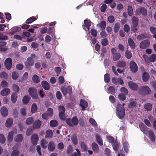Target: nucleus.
Returning <instances> with one entry per match:
<instances>
[{"instance_id":"nucleus-50","label":"nucleus","mask_w":156,"mask_h":156,"mask_svg":"<svg viewBox=\"0 0 156 156\" xmlns=\"http://www.w3.org/2000/svg\"><path fill=\"white\" fill-rule=\"evenodd\" d=\"M150 62H154L156 60V55L152 54L149 57Z\"/></svg>"},{"instance_id":"nucleus-28","label":"nucleus","mask_w":156,"mask_h":156,"mask_svg":"<svg viewBox=\"0 0 156 156\" xmlns=\"http://www.w3.org/2000/svg\"><path fill=\"white\" fill-rule=\"evenodd\" d=\"M140 130L144 133H147V127L142 123H141L139 125Z\"/></svg>"},{"instance_id":"nucleus-27","label":"nucleus","mask_w":156,"mask_h":156,"mask_svg":"<svg viewBox=\"0 0 156 156\" xmlns=\"http://www.w3.org/2000/svg\"><path fill=\"white\" fill-rule=\"evenodd\" d=\"M23 139V136L21 134L17 135L14 138V140L16 142H20Z\"/></svg>"},{"instance_id":"nucleus-34","label":"nucleus","mask_w":156,"mask_h":156,"mask_svg":"<svg viewBox=\"0 0 156 156\" xmlns=\"http://www.w3.org/2000/svg\"><path fill=\"white\" fill-rule=\"evenodd\" d=\"M19 73L16 71H13L12 72L11 76L12 79L16 80L18 79L19 77Z\"/></svg>"},{"instance_id":"nucleus-46","label":"nucleus","mask_w":156,"mask_h":156,"mask_svg":"<svg viewBox=\"0 0 156 156\" xmlns=\"http://www.w3.org/2000/svg\"><path fill=\"white\" fill-rule=\"evenodd\" d=\"M120 24L119 23H116L115 24L114 30L115 33L118 32L119 29Z\"/></svg>"},{"instance_id":"nucleus-51","label":"nucleus","mask_w":156,"mask_h":156,"mask_svg":"<svg viewBox=\"0 0 156 156\" xmlns=\"http://www.w3.org/2000/svg\"><path fill=\"white\" fill-rule=\"evenodd\" d=\"M5 141V138L4 136L2 134H0V142L4 144Z\"/></svg>"},{"instance_id":"nucleus-47","label":"nucleus","mask_w":156,"mask_h":156,"mask_svg":"<svg viewBox=\"0 0 156 156\" xmlns=\"http://www.w3.org/2000/svg\"><path fill=\"white\" fill-rule=\"evenodd\" d=\"M149 135L151 140L152 141H154L155 139V136L154 135L152 131H150L149 132Z\"/></svg>"},{"instance_id":"nucleus-15","label":"nucleus","mask_w":156,"mask_h":156,"mask_svg":"<svg viewBox=\"0 0 156 156\" xmlns=\"http://www.w3.org/2000/svg\"><path fill=\"white\" fill-rule=\"evenodd\" d=\"M150 44V41L147 40L142 41L140 44V48L143 49L145 48L148 47Z\"/></svg>"},{"instance_id":"nucleus-14","label":"nucleus","mask_w":156,"mask_h":156,"mask_svg":"<svg viewBox=\"0 0 156 156\" xmlns=\"http://www.w3.org/2000/svg\"><path fill=\"white\" fill-rule=\"evenodd\" d=\"M17 133V130L16 129H14L12 131L9 132L8 135V141L9 142L11 141L13 139V134Z\"/></svg>"},{"instance_id":"nucleus-3","label":"nucleus","mask_w":156,"mask_h":156,"mask_svg":"<svg viewBox=\"0 0 156 156\" xmlns=\"http://www.w3.org/2000/svg\"><path fill=\"white\" fill-rule=\"evenodd\" d=\"M35 57V55L34 54H32L28 58L25 62V64L27 67H29L33 66L34 64L33 58Z\"/></svg>"},{"instance_id":"nucleus-1","label":"nucleus","mask_w":156,"mask_h":156,"mask_svg":"<svg viewBox=\"0 0 156 156\" xmlns=\"http://www.w3.org/2000/svg\"><path fill=\"white\" fill-rule=\"evenodd\" d=\"M125 104L122 105L118 104L116 107V115L120 119H122L125 115V110L123 107Z\"/></svg>"},{"instance_id":"nucleus-31","label":"nucleus","mask_w":156,"mask_h":156,"mask_svg":"<svg viewBox=\"0 0 156 156\" xmlns=\"http://www.w3.org/2000/svg\"><path fill=\"white\" fill-rule=\"evenodd\" d=\"M92 149L96 153H98L99 151V149L98 145L95 143H94L92 144Z\"/></svg>"},{"instance_id":"nucleus-61","label":"nucleus","mask_w":156,"mask_h":156,"mask_svg":"<svg viewBox=\"0 0 156 156\" xmlns=\"http://www.w3.org/2000/svg\"><path fill=\"white\" fill-rule=\"evenodd\" d=\"M1 86L2 87H6L8 86V83L5 80H2L1 83Z\"/></svg>"},{"instance_id":"nucleus-64","label":"nucleus","mask_w":156,"mask_h":156,"mask_svg":"<svg viewBox=\"0 0 156 156\" xmlns=\"http://www.w3.org/2000/svg\"><path fill=\"white\" fill-rule=\"evenodd\" d=\"M119 144L117 142H115L113 145V147L115 151H117L119 147Z\"/></svg>"},{"instance_id":"nucleus-12","label":"nucleus","mask_w":156,"mask_h":156,"mask_svg":"<svg viewBox=\"0 0 156 156\" xmlns=\"http://www.w3.org/2000/svg\"><path fill=\"white\" fill-rule=\"evenodd\" d=\"M61 91L63 94L65 95L67 94H71L72 92V89L70 87H68L67 88L63 87L61 89Z\"/></svg>"},{"instance_id":"nucleus-7","label":"nucleus","mask_w":156,"mask_h":156,"mask_svg":"<svg viewBox=\"0 0 156 156\" xmlns=\"http://www.w3.org/2000/svg\"><path fill=\"white\" fill-rule=\"evenodd\" d=\"M5 66L8 70H9L12 66V59L8 58L6 59L4 62Z\"/></svg>"},{"instance_id":"nucleus-44","label":"nucleus","mask_w":156,"mask_h":156,"mask_svg":"<svg viewBox=\"0 0 156 156\" xmlns=\"http://www.w3.org/2000/svg\"><path fill=\"white\" fill-rule=\"evenodd\" d=\"M121 57V55L120 53H118L114 54L113 55V59L114 61H116L119 60Z\"/></svg>"},{"instance_id":"nucleus-57","label":"nucleus","mask_w":156,"mask_h":156,"mask_svg":"<svg viewBox=\"0 0 156 156\" xmlns=\"http://www.w3.org/2000/svg\"><path fill=\"white\" fill-rule=\"evenodd\" d=\"M53 110L52 108H49L48 109L47 114L48 115V116H51L53 115Z\"/></svg>"},{"instance_id":"nucleus-36","label":"nucleus","mask_w":156,"mask_h":156,"mask_svg":"<svg viewBox=\"0 0 156 156\" xmlns=\"http://www.w3.org/2000/svg\"><path fill=\"white\" fill-rule=\"evenodd\" d=\"M37 106L36 103H33L31 106V112L32 113H35L37 110Z\"/></svg>"},{"instance_id":"nucleus-40","label":"nucleus","mask_w":156,"mask_h":156,"mask_svg":"<svg viewBox=\"0 0 156 156\" xmlns=\"http://www.w3.org/2000/svg\"><path fill=\"white\" fill-rule=\"evenodd\" d=\"M71 140L74 145H76L78 143L77 136L74 135H73L71 137Z\"/></svg>"},{"instance_id":"nucleus-25","label":"nucleus","mask_w":156,"mask_h":156,"mask_svg":"<svg viewBox=\"0 0 156 156\" xmlns=\"http://www.w3.org/2000/svg\"><path fill=\"white\" fill-rule=\"evenodd\" d=\"M41 84L43 88L46 90L49 89L50 87L48 83L45 81H43L41 82Z\"/></svg>"},{"instance_id":"nucleus-39","label":"nucleus","mask_w":156,"mask_h":156,"mask_svg":"<svg viewBox=\"0 0 156 156\" xmlns=\"http://www.w3.org/2000/svg\"><path fill=\"white\" fill-rule=\"evenodd\" d=\"M8 77V75L6 72H2L0 73V77L2 79H7Z\"/></svg>"},{"instance_id":"nucleus-24","label":"nucleus","mask_w":156,"mask_h":156,"mask_svg":"<svg viewBox=\"0 0 156 156\" xmlns=\"http://www.w3.org/2000/svg\"><path fill=\"white\" fill-rule=\"evenodd\" d=\"M80 105L83 110H84L88 106V103L84 100L81 99L80 101Z\"/></svg>"},{"instance_id":"nucleus-8","label":"nucleus","mask_w":156,"mask_h":156,"mask_svg":"<svg viewBox=\"0 0 156 156\" xmlns=\"http://www.w3.org/2000/svg\"><path fill=\"white\" fill-rule=\"evenodd\" d=\"M59 111V115L60 118L63 120L65 119V116L64 115L65 108L62 106H60L58 108Z\"/></svg>"},{"instance_id":"nucleus-37","label":"nucleus","mask_w":156,"mask_h":156,"mask_svg":"<svg viewBox=\"0 0 156 156\" xmlns=\"http://www.w3.org/2000/svg\"><path fill=\"white\" fill-rule=\"evenodd\" d=\"M152 106L150 103H147L144 105V108L146 110L150 111L152 108Z\"/></svg>"},{"instance_id":"nucleus-6","label":"nucleus","mask_w":156,"mask_h":156,"mask_svg":"<svg viewBox=\"0 0 156 156\" xmlns=\"http://www.w3.org/2000/svg\"><path fill=\"white\" fill-rule=\"evenodd\" d=\"M28 92L31 97L34 99L37 98L38 95H37L36 89L33 87H30L28 90Z\"/></svg>"},{"instance_id":"nucleus-18","label":"nucleus","mask_w":156,"mask_h":156,"mask_svg":"<svg viewBox=\"0 0 156 156\" xmlns=\"http://www.w3.org/2000/svg\"><path fill=\"white\" fill-rule=\"evenodd\" d=\"M41 122L38 120L35 121L33 123V128L34 129H38L39 128L41 125Z\"/></svg>"},{"instance_id":"nucleus-58","label":"nucleus","mask_w":156,"mask_h":156,"mask_svg":"<svg viewBox=\"0 0 156 156\" xmlns=\"http://www.w3.org/2000/svg\"><path fill=\"white\" fill-rule=\"evenodd\" d=\"M80 146L81 148L84 151H86L87 150V145L85 144L84 142H81L80 143Z\"/></svg>"},{"instance_id":"nucleus-54","label":"nucleus","mask_w":156,"mask_h":156,"mask_svg":"<svg viewBox=\"0 0 156 156\" xmlns=\"http://www.w3.org/2000/svg\"><path fill=\"white\" fill-rule=\"evenodd\" d=\"M104 79L105 83H108L109 82L110 79L108 74H106L104 75Z\"/></svg>"},{"instance_id":"nucleus-32","label":"nucleus","mask_w":156,"mask_h":156,"mask_svg":"<svg viewBox=\"0 0 156 156\" xmlns=\"http://www.w3.org/2000/svg\"><path fill=\"white\" fill-rule=\"evenodd\" d=\"M17 96L16 94L15 93H12L11 95V100L13 103H15L17 99Z\"/></svg>"},{"instance_id":"nucleus-60","label":"nucleus","mask_w":156,"mask_h":156,"mask_svg":"<svg viewBox=\"0 0 156 156\" xmlns=\"http://www.w3.org/2000/svg\"><path fill=\"white\" fill-rule=\"evenodd\" d=\"M89 122L90 123L94 126H96L97 125V124L95 121L93 119H90L89 120Z\"/></svg>"},{"instance_id":"nucleus-29","label":"nucleus","mask_w":156,"mask_h":156,"mask_svg":"<svg viewBox=\"0 0 156 156\" xmlns=\"http://www.w3.org/2000/svg\"><path fill=\"white\" fill-rule=\"evenodd\" d=\"M48 142L44 139H42L41 141V145L42 147L44 149H45L47 147Z\"/></svg>"},{"instance_id":"nucleus-23","label":"nucleus","mask_w":156,"mask_h":156,"mask_svg":"<svg viewBox=\"0 0 156 156\" xmlns=\"http://www.w3.org/2000/svg\"><path fill=\"white\" fill-rule=\"evenodd\" d=\"M30 99V96L25 95L23 98L22 101L24 104L26 105L28 103Z\"/></svg>"},{"instance_id":"nucleus-35","label":"nucleus","mask_w":156,"mask_h":156,"mask_svg":"<svg viewBox=\"0 0 156 156\" xmlns=\"http://www.w3.org/2000/svg\"><path fill=\"white\" fill-rule=\"evenodd\" d=\"M97 26L99 27L100 30H104L106 27V23L105 21H102L100 25H97Z\"/></svg>"},{"instance_id":"nucleus-11","label":"nucleus","mask_w":156,"mask_h":156,"mask_svg":"<svg viewBox=\"0 0 156 156\" xmlns=\"http://www.w3.org/2000/svg\"><path fill=\"white\" fill-rule=\"evenodd\" d=\"M19 145H16L13 147V151L10 156H18L19 154L18 149L19 147Z\"/></svg>"},{"instance_id":"nucleus-59","label":"nucleus","mask_w":156,"mask_h":156,"mask_svg":"<svg viewBox=\"0 0 156 156\" xmlns=\"http://www.w3.org/2000/svg\"><path fill=\"white\" fill-rule=\"evenodd\" d=\"M121 92L124 94L126 95L128 93L127 90L124 87H122L120 89Z\"/></svg>"},{"instance_id":"nucleus-4","label":"nucleus","mask_w":156,"mask_h":156,"mask_svg":"<svg viewBox=\"0 0 156 156\" xmlns=\"http://www.w3.org/2000/svg\"><path fill=\"white\" fill-rule=\"evenodd\" d=\"M66 122L69 126H73L74 125H77L79 122L77 118L76 117H74L72 118V120L69 119H67Z\"/></svg>"},{"instance_id":"nucleus-62","label":"nucleus","mask_w":156,"mask_h":156,"mask_svg":"<svg viewBox=\"0 0 156 156\" xmlns=\"http://www.w3.org/2000/svg\"><path fill=\"white\" fill-rule=\"evenodd\" d=\"M124 148L125 152H127L128 151L129 145L127 143L125 142L124 143Z\"/></svg>"},{"instance_id":"nucleus-43","label":"nucleus","mask_w":156,"mask_h":156,"mask_svg":"<svg viewBox=\"0 0 156 156\" xmlns=\"http://www.w3.org/2000/svg\"><path fill=\"white\" fill-rule=\"evenodd\" d=\"M133 26L136 27L138 24L137 19L135 16H133L132 19Z\"/></svg>"},{"instance_id":"nucleus-10","label":"nucleus","mask_w":156,"mask_h":156,"mask_svg":"<svg viewBox=\"0 0 156 156\" xmlns=\"http://www.w3.org/2000/svg\"><path fill=\"white\" fill-rule=\"evenodd\" d=\"M38 140V136L37 134H34L31 136V142L33 145H36Z\"/></svg>"},{"instance_id":"nucleus-22","label":"nucleus","mask_w":156,"mask_h":156,"mask_svg":"<svg viewBox=\"0 0 156 156\" xmlns=\"http://www.w3.org/2000/svg\"><path fill=\"white\" fill-rule=\"evenodd\" d=\"M13 123V119L11 118L8 119L5 122V126L7 127H9L12 126Z\"/></svg>"},{"instance_id":"nucleus-55","label":"nucleus","mask_w":156,"mask_h":156,"mask_svg":"<svg viewBox=\"0 0 156 156\" xmlns=\"http://www.w3.org/2000/svg\"><path fill=\"white\" fill-rule=\"evenodd\" d=\"M36 19H37L35 17H31L27 20L26 23L27 24L31 23L32 22L36 20Z\"/></svg>"},{"instance_id":"nucleus-16","label":"nucleus","mask_w":156,"mask_h":156,"mask_svg":"<svg viewBox=\"0 0 156 156\" xmlns=\"http://www.w3.org/2000/svg\"><path fill=\"white\" fill-rule=\"evenodd\" d=\"M1 115L3 117H6L8 114V111L7 108L5 107L1 108L0 110Z\"/></svg>"},{"instance_id":"nucleus-21","label":"nucleus","mask_w":156,"mask_h":156,"mask_svg":"<svg viewBox=\"0 0 156 156\" xmlns=\"http://www.w3.org/2000/svg\"><path fill=\"white\" fill-rule=\"evenodd\" d=\"M10 92V90L8 88H5L3 89L1 91L0 94L2 96H6L8 95Z\"/></svg>"},{"instance_id":"nucleus-41","label":"nucleus","mask_w":156,"mask_h":156,"mask_svg":"<svg viewBox=\"0 0 156 156\" xmlns=\"http://www.w3.org/2000/svg\"><path fill=\"white\" fill-rule=\"evenodd\" d=\"M127 12L130 16H132L133 13V10L131 6L129 5L127 7Z\"/></svg>"},{"instance_id":"nucleus-42","label":"nucleus","mask_w":156,"mask_h":156,"mask_svg":"<svg viewBox=\"0 0 156 156\" xmlns=\"http://www.w3.org/2000/svg\"><path fill=\"white\" fill-rule=\"evenodd\" d=\"M33 81L36 83H37L40 82V80L39 77L36 75H34L32 77Z\"/></svg>"},{"instance_id":"nucleus-30","label":"nucleus","mask_w":156,"mask_h":156,"mask_svg":"<svg viewBox=\"0 0 156 156\" xmlns=\"http://www.w3.org/2000/svg\"><path fill=\"white\" fill-rule=\"evenodd\" d=\"M95 137L97 142L100 145L102 146L103 145V141L101 138L100 137V136L97 134L95 135Z\"/></svg>"},{"instance_id":"nucleus-13","label":"nucleus","mask_w":156,"mask_h":156,"mask_svg":"<svg viewBox=\"0 0 156 156\" xmlns=\"http://www.w3.org/2000/svg\"><path fill=\"white\" fill-rule=\"evenodd\" d=\"M129 87L133 90H136L138 88V86L136 83L132 81H130L128 83Z\"/></svg>"},{"instance_id":"nucleus-48","label":"nucleus","mask_w":156,"mask_h":156,"mask_svg":"<svg viewBox=\"0 0 156 156\" xmlns=\"http://www.w3.org/2000/svg\"><path fill=\"white\" fill-rule=\"evenodd\" d=\"M12 89L14 91L16 92H18L20 90L18 86L15 84L12 85Z\"/></svg>"},{"instance_id":"nucleus-2","label":"nucleus","mask_w":156,"mask_h":156,"mask_svg":"<svg viewBox=\"0 0 156 156\" xmlns=\"http://www.w3.org/2000/svg\"><path fill=\"white\" fill-rule=\"evenodd\" d=\"M151 90L147 86H144L141 87L139 90V93L141 95H146L151 93Z\"/></svg>"},{"instance_id":"nucleus-33","label":"nucleus","mask_w":156,"mask_h":156,"mask_svg":"<svg viewBox=\"0 0 156 156\" xmlns=\"http://www.w3.org/2000/svg\"><path fill=\"white\" fill-rule=\"evenodd\" d=\"M128 43L130 46L131 48L134 49L135 48V45L133 40L131 38H129L128 40Z\"/></svg>"},{"instance_id":"nucleus-5","label":"nucleus","mask_w":156,"mask_h":156,"mask_svg":"<svg viewBox=\"0 0 156 156\" xmlns=\"http://www.w3.org/2000/svg\"><path fill=\"white\" fill-rule=\"evenodd\" d=\"M129 68L133 73L136 72L138 70V67L136 63L133 61H131L129 63Z\"/></svg>"},{"instance_id":"nucleus-38","label":"nucleus","mask_w":156,"mask_h":156,"mask_svg":"<svg viewBox=\"0 0 156 156\" xmlns=\"http://www.w3.org/2000/svg\"><path fill=\"white\" fill-rule=\"evenodd\" d=\"M149 77L148 74L147 73H143L142 75V80L144 82L147 81Z\"/></svg>"},{"instance_id":"nucleus-56","label":"nucleus","mask_w":156,"mask_h":156,"mask_svg":"<svg viewBox=\"0 0 156 156\" xmlns=\"http://www.w3.org/2000/svg\"><path fill=\"white\" fill-rule=\"evenodd\" d=\"M126 65V63L124 61H119L117 62V65L118 67H124Z\"/></svg>"},{"instance_id":"nucleus-20","label":"nucleus","mask_w":156,"mask_h":156,"mask_svg":"<svg viewBox=\"0 0 156 156\" xmlns=\"http://www.w3.org/2000/svg\"><path fill=\"white\" fill-rule=\"evenodd\" d=\"M55 144L53 141H50L48 145V150L51 151H53L55 149Z\"/></svg>"},{"instance_id":"nucleus-49","label":"nucleus","mask_w":156,"mask_h":156,"mask_svg":"<svg viewBox=\"0 0 156 156\" xmlns=\"http://www.w3.org/2000/svg\"><path fill=\"white\" fill-rule=\"evenodd\" d=\"M34 121V119L33 118L29 117L26 120V123L27 125L31 124Z\"/></svg>"},{"instance_id":"nucleus-63","label":"nucleus","mask_w":156,"mask_h":156,"mask_svg":"<svg viewBox=\"0 0 156 156\" xmlns=\"http://www.w3.org/2000/svg\"><path fill=\"white\" fill-rule=\"evenodd\" d=\"M108 21L111 23H113L115 21V19L114 16H109L108 18Z\"/></svg>"},{"instance_id":"nucleus-17","label":"nucleus","mask_w":156,"mask_h":156,"mask_svg":"<svg viewBox=\"0 0 156 156\" xmlns=\"http://www.w3.org/2000/svg\"><path fill=\"white\" fill-rule=\"evenodd\" d=\"M84 23L85 25L83 27V29L85 30L86 31L87 30L85 29V27H86L88 29V30H89V27L91 25V23L90 21L88 19H86L84 21Z\"/></svg>"},{"instance_id":"nucleus-52","label":"nucleus","mask_w":156,"mask_h":156,"mask_svg":"<svg viewBox=\"0 0 156 156\" xmlns=\"http://www.w3.org/2000/svg\"><path fill=\"white\" fill-rule=\"evenodd\" d=\"M101 43L103 46H106L108 45V41L107 39L105 38L101 40Z\"/></svg>"},{"instance_id":"nucleus-9","label":"nucleus","mask_w":156,"mask_h":156,"mask_svg":"<svg viewBox=\"0 0 156 156\" xmlns=\"http://www.w3.org/2000/svg\"><path fill=\"white\" fill-rule=\"evenodd\" d=\"M135 13L137 15H139L142 14L144 16H145L147 14V11L144 8H138L136 11Z\"/></svg>"},{"instance_id":"nucleus-19","label":"nucleus","mask_w":156,"mask_h":156,"mask_svg":"<svg viewBox=\"0 0 156 156\" xmlns=\"http://www.w3.org/2000/svg\"><path fill=\"white\" fill-rule=\"evenodd\" d=\"M21 30V28L20 27H13L10 30L9 34L11 35H13L15 32L19 31Z\"/></svg>"},{"instance_id":"nucleus-53","label":"nucleus","mask_w":156,"mask_h":156,"mask_svg":"<svg viewBox=\"0 0 156 156\" xmlns=\"http://www.w3.org/2000/svg\"><path fill=\"white\" fill-rule=\"evenodd\" d=\"M125 55L127 58L130 59L132 57V54L130 51H127L125 52Z\"/></svg>"},{"instance_id":"nucleus-45","label":"nucleus","mask_w":156,"mask_h":156,"mask_svg":"<svg viewBox=\"0 0 156 156\" xmlns=\"http://www.w3.org/2000/svg\"><path fill=\"white\" fill-rule=\"evenodd\" d=\"M50 124L51 126L55 127L58 125V123L56 120H53L50 121Z\"/></svg>"},{"instance_id":"nucleus-26","label":"nucleus","mask_w":156,"mask_h":156,"mask_svg":"<svg viewBox=\"0 0 156 156\" xmlns=\"http://www.w3.org/2000/svg\"><path fill=\"white\" fill-rule=\"evenodd\" d=\"M53 135V133L52 130H48L46 132L45 137L46 138H51Z\"/></svg>"}]
</instances>
